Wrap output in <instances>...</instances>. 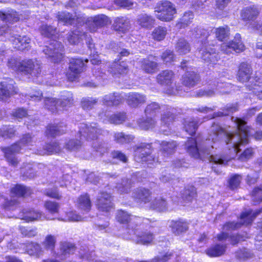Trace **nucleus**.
Masks as SVG:
<instances>
[{
    "instance_id": "58836bf2",
    "label": "nucleus",
    "mask_w": 262,
    "mask_h": 262,
    "mask_svg": "<svg viewBox=\"0 0 262 262\" xmlns=\"http://www.w3.org/2000/svg\"><path fill=\"white\" fill-rule=\"evenodd\" d=\"M142 69L147 73H153L157 69L158 63L150 60L149 59H144L141 62Z\"/></svg>"
},
{
    "instance_id": "4468645a",
    "label": "nucleus",
    "mask_w": 262,
    "mask_h": 262,
    "mask_svg": "<svg viewBox=\"0 0 262 262\" xmlns=\"http://www.w3.org/2000/svg\"><path fill=\"white\" fill-rule=\"evenodd\" d=\"M127 104L133 108H137L145 103L146 95L139 93H129L125 95Z\"/></svg>"
},
{
    "instance_id": "72a5a7b5",
    "label": "nucleus",
    "mask_w": 262,
    "mask_h": 262,
    "mask_svg": "<svg viewBox=\"0 0 262 262\" xmlns=\"http://www.w3.org/2000/svg\"><path fill=\"white\" fill-rule=\"evenodd\" d=\"M77 205L81 210L89 212L91 208L90 196L87 194L80 195L77 200Z\"/></svg>"
},
{
    "instance_id": "2f4dec72",
    "label": "nucleus",
    "mask_w": 262,
    "mask_h": 262,
    "mask_svg": "<svg viewBox=\"0 0 262 262\" xmlns=\"http://www.w3.org/2000/svg\"><path fill=\"white\" fill-rule=\"evenodd\" d=\"M175 50L179 55H185L190 51V45L184 38H180L175 45Z\"/></svg>"
},
{
    "instance_id": "052dcab7",
    "label": "nucleus",
    "mask_w": 262,
    "mask_h": 262,
    "mask_svg": "<svg viewBox=\"0 0 262 262\" xmlns=\"http://www.w3.org/2000/svg\"><path fill=\"white\" fill-rule=\"evenodd\" d=\"M45 106L47 108L52 112L57 111L60 107L59 99L54 98H48L45 100Z\"/></svg>"
},
{
    "instance_id": "c9c22d12",
    "label": "nucleus",
    "mask_w": 262,
    "mask_h": 262,
    "mask_svg": "<svg viewBox=\"0 0 262 262\" xmlns=\"http://www.w3.org/2000/svg\"><path fill=\"white\" fill-rule=\"evenodd\" d=\"M170 227L172 232L176 235L186 232L188 228L187 224L182 221H172Z\"/></svg>"
},
{
    "instance_id": "5701e85b",
    "label": "nucleus",
    "mask_w": 262,
    "mask_h": 262,
    "mask_svg": "<svg viewBox=\"0 0 262 262\" xmlns=\"http://www.w3.org/2000/svg\"><path fill=\"white\" fill-rule=\"evenodd\" d=\"M174 77L173 72L171 70H164L157 76V82L165 86L170 85L173 82Z\"/></svg>"
},
{
    "instance_id": "0e129e2a",
    "label": "nucleus",
    "mask_w": 262,
    "mask_h": 262,
    "mask_svg": "<svg viewBox=\"0 0 262 262\" xmlns=\"http://www.w3.org/2000/svg\"><path fill=\"white\" fill-rule=\"evenodd\" d=\"M15 130L10 126L0 128V136L5 138H11L14 136Z\"/></svg>"
},
{
    "instance_id": "0eeeda50",
    "label": "nucleus",
    "mask_w": 262,
    "mask_h": 262,
    "mask_svg": "<svg viewBox=\"0 0 262 262\" xmlns=\"http://www.w3.org/2000/svg\"><path fill=\"white\" fill-rule=\"evenodd\" d=\"M63 47L61 42L53 40L48 46H46L43 52L53 62H58L62 58Z\"/></svg>"
},
{
    "instance_id": "49530a36",
    "label": "nucleus",
    "mask_w": 262,
    "mask_h": 262,
    "mask_svg": "<svg viewBox=\"0 0 262 262\" xmlns=\"http://www.w3.org/2000/svg\"><path fill=\"white\" fill-rule=\"evenodd\" d=\"M63 128L62 124L49 125L47 127L46 133L48 136L55 137L64 132L65 130Z\"/></svg>"
},
{
    "instance_id": "aec40b11",
    "label": "nucleus",
    "mask_w": 262,
    "mask_h": 262,
    "mask_svg": "<svg viewBox=\"0 0 262 262\" xmlns=\"http://www.w3.org/2000/svg\"><path fill=\"white\" fill-rule=\"evenodd\" d=\"M133 198L138 203L146 204L151 199V192L149 190L144 188L135 189L132 194Z\"/></svg>"
},
{
    "instance_id": "dca6fc26",
    "label": "nucleus",
    "mask_w": 262,
    "mask_h": 262,
    "mask_svg": "<svg viewBox=\"0 0 262 262\" xmlns=\"http://www.w3.org/2000/svg\"><path fill=\"white\" fill-rule=\"evenodd\" d=\"M200 53L202 59L208 63H214L220 58V56L215 52V50L210 46L202 48L200 51Z\"/></svg>"
},
{
    "instance_id": "69168bd1",
    "label": "nucleus",
    "mask_w": 262,
    "mask_h": 262,
    "mask_svg": "<svg viewBox=\"0 0 262 262\" xmlns=\"http://www.w3.org/2000/svg\"><path fill=\"white\" fill-rule=\"evenodd\" d=\"M126 119L125 114L119 113L116 114L112 115L109 118V121L112 123L120 124L125 121Z\"/></svg>"
},
{
    "instance_id": "e2e57ef3",
    "label": "nucleus",
    "mask_w": 262,
    "mask_h": 262,
    "mask_svg": "<svg viewBox=\"0 0 262 262\" xmlns=\"http://www.w3.org/2000/svg\"><path fill=\"white\" fill-rule=\"evenodd\" d=\"M98 102V100L94 98H83L81 101V106L84 110L92 109Z\"/></svg>"
},
{
    "instance_id": "c85d7f7f",
    "label": "nucleus",
    "mask_w": 262,
    "mask_h": 262,
    "mask_svg": "<svg viewBox=\"0 0 262 262\" xmlns=\"http://www.w3.org/2000/svg\"><path fill=\"white\" fill-rule=\"evenodd\" d=\"M199 76L194 72H187L183 77V84L189 88L194 86L199 80Z\"/></svg>"
},
{
    "instance_id": "7ed1b4c3",
    "label": "nucleus",
    "mask_w": 262,
    "mask_h": 262,
    "mask_svg": "<svg viewBox=\"0 0 262 262\" xmlns=\"http://www.w3.org/2000/svg\"><path fill=\"white\" fill-rule=\"evenodd\" d=\"M156 17L160 20L169 21L173 19L176 9L170 2L165 1L159 3L155 8Z\"/></svg>"
},
{
    "instance_id": "a19ab883",
    "label": "nucleus",
    "mask_w": 262,
    "mask_h": 262,
    "mask_svg": "<svg viewBox=\"0 0 262 262\" xmlns=\"http://www.w3.org/2000/svg\"><path fill=\"white\" fill-rule=\"evenodd\" d=\"M216 38L220 41H224L229 38L230 29L228 26L220 27L215 29Z\"/></svg>"
},
{
    "instance_id": "f3484780",
    "label": "nucleus",
    "mask_w": 262,
    "mask_h": 262,
    "mask_svg": "<svg viewBox=\"0 0 262 262\" xmlns=\"http://www.w3.org/2000/svg\"><path fill=\"white\" fill-rule=\"evenodd\" d=\"M136 235L134 239L137 244L146 245L151 244L155 238V235L150 231L145 230L144 231H135Z\"/></svg>"
},
{
    "instance_id": "bb28decb",
    "label": "nucleus",
    "mask_w": 262,
    "mask_h": 262,
    "mask_svg": "<svg viewBox=\"0 0 262 262\" xmlns=\"http://www.w3.org/2000/svg\"><path fill=\"white\" fill-rule=\"evenodd\" d=\"M19 19V15L13 10H9L6 12L0 11V19L4 23H13Z\"/></svg>"
},
{
    "instance_id": "a211bd4d",
    "label": "nucleus",
    "mask_w": 262,
    "mask_h": 262,
    "mask_svg": "<svg viewBox=\"0 0 262 262\" xmlns=\"http://www.w3.org/2000/svg\"><path fill=\"white\" fill-rule=\"evenodd\" d=\"M176 110L171 106H166L162 110L161 122L162 124L168 127L176 118Z\"/></svg>"
},
{
    "instance_id": "c03bdc74",
    "label": "nucleus",
    "mask_w": 262,
    "mask_h": 262,
    "mask_svg": "<svg viewBox=\"0 0 262 262\" xmlns=\"http://www.w3.org/2000/svg\"><path fill=\"white\" fill-rule=\"evenodd\" d=\"M26 251L31 255H35L39 256L43 253V251L40 245L36 243L27 244L26 245Z\"/></svg>"
},
{
    "instance_id": "3c124183",
    "label": "nucleus",
    "mask_w": 262,
    "mask_h": 262,
    "mask_svg": "<svg viewBox=\"0 0 262 262\" xmlns=\"http://www.w3.org/2000/svg\"><path fill=\"white\" fill-rule=\"evenodd\" d=\"M11 192L16 196H26L31 194V190L29 188L21 185H16L11 189Z\"/></svg>"
},
{
    "instance_id": "423d86ee",
    "label": "nucleus",
    "mask_w": 262,
    "mask_h": 262,
    "mask_svg": "<svg viewBox=\"0 0 262 262\" xmlns=\"http://www.w3.org/2000/svg\"><path fill=\"white\" fill-rule=\"evenodd\" d=\"M102 133V130L95 123H81L79 136H83L88 141L96 140Z\"/></svg>"
},
{
    "instance_id": "c756f323",
    "label": "nucleus",
    "mask_w": 262,
    "mask_h": 262,
    "mask_svg": "<svg viewBox=\"0 0 262 262\" xmlns=\"http://www.w3.org/2000/svg\"><path fill=\"white\" fill-rule=\"evenodd\" d=\"M155 20L150 16L145 13H142L137 16L136 23L142 28H149L154 24Z\"/></svg>"
},
{
    "instance_id": "393cba45",
    "label": "nucleus",
    "mask_w": 262,
    "mask_h": 262,
    "mask_svg": "<svg viewBox=\"0 0 262 262\" xmlns=\"http://www.w3.org/2000/svg\"><path fill=\"white\" fill-rule=\"evenodd\" d=\"M117 220L121 224H126L130 222V224L133 222H138L139 221L143 220L139 217L133 216L129 214L127 212L122 210H118L116 215ZM144 221H148L147 219H144Z\"/></svg>"
},
{
    "instance_id": "338daca9",
    "label": "nucleus",
    "mask_w": 262,
    "mask_h": 262,
    "mask_svg": "<svg viewBox=\"0 0 262 262\" xmlns=\"http://www.w3.org/2000/svg\"><path fill=\"white\" fill-rule=\"evenodd\" d=\"M40 31L42 35L50 37L54 35L56 32V29L51 26L42 25L40 28Z\"/></svg>"
},
{
    "instance_id": "4d7b16f0",
    "label": "nucleus",
    "mask_w": 262,
    "mask_h": 262,
    "mask_svg": "<svg viewBox=\"0 0 262 262\" xmlns=\"http://www.w3.org/2000/svg\"><path fill=\"white\" fill-rule=\"evenodd\" d=\"M233 157H225L224 156H219V155H210L208 157V159L210 162L214 163L215 164H219V165H226L227 162L232 159Z\"/></svg>"
},
{
    "instance_id": "13d9d810",
    "label": "nucleus",
    "mask_w": 262,
    "mask_h": 262,
    "mask_svg": "<svg viewBox=\"0 0 262 262\" xmlns=\"http://www.w3.org/2000/svg\"><path fill=\"white\" fill-rule=\"evenodd\" d=\"M167 34V29L165 27L159 26L156 28L152 33V38L157 41H161L164 39Z\"/></svg>"
},
{
    "instance_id": "8fccbe9b",
    "label": "nucleus",
    "mask_w": 262,
    "mask_h": 262,
    "mask_svg": "<svg viewBox=\"0 0 262 262\" xmlns=\"http://www.w3.org/2000/svg\"><path fill=\"white\" fill-rule=\"evenodd\" d=\"M237 110L236 103L227 104L222 111L214 113L213 117L227 116L237 111Z\"/></svg>"
},
{
    "instance_id": "20e7f679",
    "label": "nucleus",
    "mask_w": 262,
    "mask_h": 262,
    "mask_svg": "<svg viewBox=\"0 0 262 262\" xmlns=\"http://www.w3.org/2000/svg\"><path fill=\"white\" fill-rule=\"evenodd\" d=\"M20 66V72L32 77H37L41 72V63L36 59L23 60L21 61Z\"/></svg>"
},
{
    "instance_id": "6e6d98bb",
    "label": "nucleus",
    "mask_w": 262,
    "mask_h": 262,
    "mask_svg": "<svg viewBox=\"0 0 262 262\" xmlns=\"http://www.w3.org/2000/svg\"><path fill=\"white\" fill-rule=\"evenodd\" d=\"M132 184L131 180L125 178L122 180L121 183L117 184L116 188L120 193H127L132 187Z\"/></svg>"
},
{
    "instance_id": "412c9836",
    "label": "nucleus",
    "mask_w": 262,
    "mask_h": 262,
    "mask_svg": "<svg viewBox=\"0 0 262 262\" xmlns=\"http://www.w3.org/2000/svg\"><path fill=\"white\" fill-rule=\"evenodd\" d=\"M108 71L113 76L119 77L120 75L126 74L128 71V66L124 61H115L110 67Z\"/></svg>"
},
{
    "instance_id": "9b49d317",
    "label": "nucleus",
    "mask_w": 262,
    "mask_h": 262,
    "mask_svg": "<svg viewBox=\"0 0 262 262\" xmlns=\"http://www.w3.org/2000/svg\"><path fill=\"white\" fill-rule=\"evenodd\" d=\"M110 23L107 16L103 14L96 15L87 18L86 25L91 32H95L99 27H102Z\"/></svg>"
},
{
    "instance_id": "1a4fd4ad",
    "label": "nucleus",
    "mask_w": 262,
    "mask_h": 262,
    "mask_svg": "<svg viewBox=\"0 0 262 262\" xmlns=\"http://www.w3.org/2000/svg\"><path fill=\"white\" fill-rule=\"evenodd\" d=\"M150 144L141 145L136 150L135 157L138 162H145L150 164L152 162H159V158L151 155Z\"/></svg>"
},
{
    "instance_id": "b1692460",
    "label": "nucleus",
    "mask_w": 262,
    "mask_h": 262,
    "mask_svg": "<svg viewBox=\"0 0 262 262\" xmlns=\"http://www.w3.org/2000/svg\"><path fill=\"white\" fill-rule=\"evenodd\" d=\"M103 103L107 106H116L124 101V97L117 93H111L105 95L103 98Z\"/></svg>"
},
{
    "instance_id": "6ab92c4d",
    "label": "nucleus",
    "mask_w": 262,
    "mask_h": 262,
    "mask_svg": "<svg viewBox=\"0 0 262 262\" xmlns=\"http://www.w3.org/2000/svg\"><path fill=\"white\" fill-rule=\"evenodd\" d=\"M252 70L250 65L246 62L242 63L238 68L237 79L241 82L249 81L251 79Z\"/></svg>"
},
{
    "instance_id": "a18cd8bd",
    "label": "nucleus",
    "mask_w": 262,
    "mask_h": 262,
    "mask_svg": "<svg viewBox=\"0 0 262 262\" xmlns=\"http://www.w3.org/2000/svg\"><path fill=\"white\" fill-rule=\"evenodd\" d=\"M60 107L64 108L71 106L73 102V94L70 92L64 93L59 99Z\"/></svg>"
},
{
    "instance_id": "39448f33",
    "label": "nucleus",
    "mask_w": 262,
    "mask_h": 262,
    "mask_svg": "<svg viewBox=\"0 0 262 262\" xmlns=\"http://www.w3.org/2000/svg\"><path fill=\"white\" fill-rule=\"evenodd\" d=\"M262 212V209H259L253 212L252 210H248L241 214V223L229 222L224 226V230H234L241 227L242 225H248L250 224L254 219Z\"/></svg>"
},
{
    "instance_id": "603ef678",
    "label": "nucleus",
    "mask_w": 262,
    "mask_h": 262,
    "mask_svg": "<svg viewBox=\"0 0 262 262\" xmlns=\"http://www.w3.org/2000/svg\"><path fill=\"white\" fill-rule=\"evenodd\" d=\"M193 17L194 15L192 12H185L177 24V27L180 28H185L192 21Z\"/></svg>"
},
{
    "instance_id": "5fc2aeb1",
    "label": "nucleus",
    "mask_w": 262,
    "mask_h": 262,
    "mask_svg": "<svg viewBox=\"0 0 262 262\" xmlns=\"http://www.w3.org/2000/svg\"><path fill=\"white\" fill-rule=\"evenodd\" d=\"M41 217L42 215L39 212L32 209L24 212L23 219L27 222H31L41 219Z\"/></svg>"
},
{
    "instance_id": "f257e3e1",
    "label": "nucleus",
    "mask_w": 262,
    "mask_h": 262,
    "mask_svg": "<svg viewBox=\"0 0 262 262\" xmlns=\"http://www.w3.org/2000/svg\"><path fill=\"white\" fill-rule=\"evenodd\" d=\"M232 120L237 126V130L235 134L229 133L218 124H213L211 127V134L208 140L204 142L202 145H198L197 141L193 138L188 139L185 144L187 152L195 158L209 156L211 149L213 148L212 145L207 146L209 141L212 140L215 142L220 139H222L227 144H232V150L234 153L239 152V146L248 143V137L251 133L247 129L246 122L244 120L237 117H232Z\"/></svg>"
},
{
    "instance_id": "4be33fe9",
    "label": "nucleus",
    "mask_w": 262,
    "mask_h": 262,
    "mask_svg": "<svg viewBox=\"0 0 262 262\" xmlns=\"http://www.w3.org/2000/svg\"><path fill=\"white\" fill-rule=\"evenodd\" d=\"M113 26L115 30L125 33L130 27V20L125 16L117 17L114 19Z\"/></svg>"
},
{
    "instance_id": "a878e982",
    "label": "nucleus",
    "mask_w": 262,
    "mask_h": 262,
    "mask_svg": "<svg viewBox=\"0 0 262 262\" xmlns=\"http://www.w3.org/2000/svg\"><path fill=\"white\" fill-rule=\"evenodd\" d=\"M58 20L66 25H73L76 23H80L81 18H76L73 15L67 12H59L57 15Z\"/></svg>"
},
{
    "instance_id": "864d4df0",
    "label": "nucleus",
    "mask_w": 262,
    "mask_h": 262,
    "mask_svg": "<svg viewBox=\"0 0 262 262\" xmlns=\"http://www.w3.org/2000/svg\"><path fill=\"white\" fill-rule=\"evenodd\" d=\"M157 122L154 117H146L145 120H141L139 122L140 128L144 130L152 129L156 125Z\"/></svg>"
},
{
    "instance_id": "de8ad7c7",
    "label": "nucleus",
    "mask_w": 262,
    "mask_h": 262,
    "mask_svg": "<svg viewBox=\"0 0 262 262\" xmlns=\"http://www.w3.org/2000/svg\"><path fill=\"white\" fill-rule=\"evenodd\" d=\"M114 140L119 144L128 143L134 139L133 136L125 135L122 132L115 133L114 135Z\"/></svg>"
},
{
    "instance_id": "e433bc0d",
    "label": "nucleus",
    "mask_w": 262,
    "mask_h": 262,
    "mask_svg": "<svg viewBox=\"0 0 262 262\" xmlns=\"http://www.w3.org/2000/svg\"><path fill=\"white\" fill-rule=\"evenodd\" d=\"M196 196V191L194 187L188 186L181 191V197L186 202H190Z\"/></svg>"
},
{
    "instance_id": "f8f14e48",
    "label": "nucleus",
    "mask_w": 262,
    "mask_h": 262,
    "mask_svg": "<svg viewBox=\"0 0 262 262\" xmlns=\"http://www.w3.org/2000/svg\"><path fill=\"white\" fill-rule=\"evenodd\" d=\"M96 206L102 212H108L113 208L111 195L106 192H101L97 196Z\"/></svg>"
},
{
    "instance_id": "ddd939ff",
    "label": "nucleus",
    "mask_w": 262,
    "mask_h": 262,
    "mask_svg": "<svg viewBox=\"0 0 262 262\" xmlns=\"http://www.w3.org/2000/svg\"><path fill=\"white\" fill-rule=\"evenodd\" d=\"M14 93L15 91L12 80L0 82V100L6 101Z\"/></svg>"
},
{
    "instance_id": "f03ea898",
    "label": "nucleus",
    "mask_w": 262,
    "mask_h": 262,
    "mask_svg": "<svg viewBox=\"0 0 262 262\" xmlns=\"http://www.w3.org/2000/svg\"><path fill=\"white\" fill-rule=\"evenodd\" d=\"M34 143L33 137L29 134H26L21 138L19 144L15 143L11 146L3 148L2 150L8 162L12 166H16L18 162L15 157V155L18 153L23 147L33 145Z\"/></svg>"
},
{
    "instance_id": "79ce46f5",
    "label": "nucleus",
    "mask_w": 262,
    "mask_h": 262,
    "mask_svg": "<svg viewBox=\"0 0 262 262\" xmlns=\"http://www.w3.org/2000/svg\"><path fill=\"white\" fill-rule=\"evenodd\" d=\"M56 243V236L51 234H49L45 237L41 244L44 249L47 251H53L54 249Z\"/></svg>"
},
{
    "instance_id": "f704fd0d",
    "label": "nucleus",
    "mask_w": 262,
    "mask_h": 262,
    "mask_svg": "<svg viewBox=\"0 0 262 262\" xmlns=\"http://www.w3.org/2000/svg\"><path fill=\"white\" fill-rule=\"evenodd\" d=\"M150 207L157 211L163 212L167 210L168 204L162 198H157L151 202Z\"/></svg>"
},
{
    "instance_id": "473e14b6",
    "label": "nucleus",
    "mask_w": 262,
    "mask_h": 262,
    "mask_svg": "<svg viewBox=\"0 0 262 262\" xmlns=\"http://www.w3.org/2000/svg\"><path fill=\"white\" fill-rule=\"evenodd\" d=\"M161 151L164 156L173 154L177 147V143L174 141H163L161 143Z\"/></svg>"
},
{
    "instance_id": "680f3d73",
    "label": "nucleus",
    "mask_w": 262,
    "mask_h": 262,
    "mask_svg": "<svg viewBox=\"0 0 262 262\" xmlns=\"http://www.w3.org/2000/svg\"><path fill=\"white\" fill-rule=\"evenodd\" d=\"M82 143L81 140L71 139L67 141L64 145V148L70 151H77L81 148Z\"/></svg>"
},
{
    "instance_id": "7c9ffc66",
    "label": "nucleus",
    "mask_w": 262,
    "mask_h": 262,
    "mask_svg": "<svg viewBox=\"0 0 262 262\" xmlns=\"http://www.w3.org/2000/svg\"><path fill=\"white\" fill-rule=\"evenodd\" d=\"M259 14L257 8L253 6L244 9L241 13V17L245 21L253 20L256 18Z\"/></svg>"
},
{
    "instance_id": "4c0bfd02",
    "label": "nucleus",
    "mask_w": 262,
    "mask_h": 262,
    "mask_svg": "<svg viewBox=\"0 0 262 262\" xmlns=\"http://www.w3.org/2000/svg\"><path fill=\"white\" fill-rule=\"evenodd\" d=\"M61 148L57 142H53L51 144H48L46 145L43 150H37V154L43 155L45 154H53L59 152Z\"/></svg>"
},
{
    "instance_id": "2eb2a0df",
    "label": "nucleus",
    "mask_w": 262,
    "mask_h": 262,
    "mask_svg": "<svg viewBox=\"0 0 262 262\" xmlns=\"http://www.w3.org/2000/svg\"><path fill=\"white\" fill-rule=\"evenodd\" d=\"M9 39L14 48L20 51L28 49L31 41L30 38L26 36H21L16 34L11 35Z\"/></svg>"
},
{
    "instance_id": "09e8293b",
    "label": "nucleus",
    "mask_w": 262,
    "mask_h": 262,
    "mask_svg": "<svg viewBox=\"0 0 262 262\" xmlns=\"http://www.w3.org/2000/svg\"><path fill=\"white\" fill-rule=\"evenodd\" d=\"M160 108V106L157 102H152L146 106L144 113L146 117H155Z\"/></svg>"
},
{
    "instance_id": "6e6552de",
    "label": "nucleus",
    "mask_w": 262,
    "mask_h": 262,
    "mask_svg": "<svg viewBox=\"0 0 262 262\" xmlns=\"http://www.w3.org/2000/svg\"><path fill=\"white\" fill-rule=\"evenodd\" d=\"M85 67L83 60L81 58H72L69 63V70L67 76L70 81L75 80L80 73H81Z\"/></svg>"
},
{
    "instance_id": "774afa93",
    "label": "nucleus",
    "mask_w": 262,
    "mask_h": 262,
    "mask_svg": "<svg viewBox=\"0 0 262 262\" xmlns=\"http://www.w3.org/2000/svg\"><path fill=\"white\" fill-rule=\"evenodd\" d=\"M44 206L46 209L51 214L57 213L59 207L58 203L52 201L46 202Z\"/></svg>"
},
{
    "instance_id": "9d476101",
    "label": "nucleus",
    "mask_w": 262,
    "mask_h": 262,
    "mask_svg": "<svg viewBox=\"0 0 262 262\" xmlns=\"http://www.w3.org/2000/svg\"><path fill=\"white\" fill-rule=\"evenodd\" d=\"M244 50L245 46L241 40V35L238 33L235 34L233 40L228 43H224L221 46V51L227 54L231 53L232 51L239 53Z\"/></svg>"
},
{
    "instance_id": "bf43d9fd",
    "label": "nucleus",
    "mask_w": 262,
    "mask_h": 262,
    "mask_svg": "<svg viewBox=\"0 0 262 262\" xmlns=\"http://www.w3.org/2000/svg\"><path fill=\"white\" fill-rule=\"evenodd\" d=\"M253 256V253L249 249L245 248L239 249L235 252L236 257L242 260L252 258Z\"/></svg>"
},
{
    "instance_id": "cd10ccee",
    "label": "nucleus",
    "mask_w": 262,
    "mask_h": 262,
    "mask_svg": "<svg viewBox=\"0 0 262 262\" xmlns=\"http://www.w3.org/2000/svg\"><path fill=\"white\" fill-rule=\"evenodd\" d=\"M67 37L69 43L71 44H75L78 42L79 39L83 40L85 39L86 40V43L89 45V48H92L90 46V45H92L91 43V40L89 38L87 39V34L85 33H82L78 31H75L69 33Z\"/></svg>"
},
{
    "instance_id": "37998d69",
    "label": "nucleus",
    "mask_w": 262,
    "mask_h": 262,
    "mask_svg": "<svg viewBox=\"0 0 262 262\" xmlns=\"http://www.w3.org/2000/svg\"><path fill=\"white\" fill-rule=\"evenodd\" d=\"M226 249V245L216 244L207 251V254L212 257H217L223 255Z\"/></svg>"
},
{
    "instance_id": "ea45409f",
    "label": "nucleus",
    "mask_w": 262,
    "mask_h": 262,
    "mask_svg": "<svg viewBox=\"0 0 262 262\" xmlns=\"http://www.w3.org/2000/svg\"><path fill=\"white\" fill-rule=\"evenodd\" d=\"M198 127V122L193 118L185 120L184 123V127L185 131L190 135H193Z\"/></svg>"
}]
</instances>
